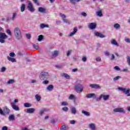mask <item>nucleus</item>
<instances>
[{"instance_id":"obj_37","label":"nucleus","mask_w":130,"mask_h":130,"mask_svg":"<svg viewBox=\"0 0 130 130\" xmlns=\"http://www.w3.org/2000/svg\"><path fill=\"white\" fill-rule=\"evenodd\" d=\"M24 107H31V105L29 103H25L24 104Z\"/></svg>"},{"instance_id":"obj_13","label":"nucleus","mask_w":130,"mask_h":130,"mask_svg":"<svg viewBox=\"0 0 130 130\" xmlns=\"http://www.w3.org/2000/svg\"><path fill=\"white\" fill-rule=\"evenodd\" d=\"M38 11L40 13H46V9L45 8H43V7H39L38 8Z\"/></svg>"},{"instance_id":"obj_62","label":"nucleus","mask_w":130,"mask_h":130,"mask_svg":"<svg viewBox=\"0 0 130 130\" xmlns=\"http://www.w3.org/2000/svg\"><path fill=\"white\" fill-rule=\"evenodd\" d=\"M2 130H8V127L4 126L2 127Z\"/></svg>"},{"instance_id":"obj_2","label":"nucleus","mask_w":130,"mask_h":130,"mask_svg":"<svg viewBox=\"0 0 130 130\" xmlns=\"http://www.w3.org/2000/svg\"><path fill=\"white\" fill-rule=\"evenodd\" d=\"M75 91L77 93H81L83 92V90L84 89V86L82 84H76L75 86Z\"/></svg>"},{"instance_id":"obj_15","label":"nucleus","mask_w":130,"mask_h":130,"mask_svg":"<svg viewBox=\"0 0 130 130\" xmlns=\"http://www.w3.org/2000/svg\"><path fill=\"white\" fill-rule=\"evenodd\" d=\"M86 97L87 98H92V97L96 98V94L94 93H89L86 95Z\"/></svg>"},{"instance_id":"obj_14","label":"nucleus","mask_w":130,"mask_h":130,"mask_svg":"<svg viewBox=\"0 0 130 130\" xmlns=\"http://www.w3.org/2000/svg\"><path fill=\"white\" fill-rule=\"evenodd\" d=\"M3 111L4 112V114H9V113H10V109H9V108H8V107H5L4 109H3Z\"/></svg>"},{"instance_id":"obj_26","label":"nucleus","mask_w":130,"mask_h":130,"mask_svg":"<svg viewBox=\"0 0 130 130\" xmlns=\"http://www.w3.org/2000/svg\"><path fill=\"white\" fill-rule=\"evenodd\" d=\"M71 113L73 114H76L77 113V111L76 110V108L73 107L71 109Z\"/></svg>"},{"instance_id":"obj_54","label":"nucleus","mask_w":130,"mask_h":130,"mask_svg":"<svg viewBox=\"0 0 130 130\" xmlns=\"http://www.w3.org/2000/svg\"><path fill=\"white\" fill-rule=\"evenodd\" d=\"M10 56H11V57H14V56H15V53L14 52L10 53Z\"/></svg>"},{"instance_id":"obj_18","label":"nucleus","mask_w":130,"mask_h":130,"mask_svg":"<svg viewBox=\"0 0 130 130\" xmlns=\"http://www.w3.org/2000/svg\"><path fill=\"white\" fill-rule=\"evenodd\" d=\"M49 110L47 109L46 108H44L42 110H41L40 112V115H42V114H43V113H44V112H46L47 111H48Z\"/></svg>"},{"instance_id":"obj_49","label":"nucleus","mask_w":130,"mask_h":130,"mask_svg":"<svg viewBox=\"0 0 130 130\" xmlns=\"http://www.w3.org/2000/svg\"><path fill=\"white\" fill-rule=\"evenodd\" d=\"M48 83H49V81L48 80H45L43 81V84H44V85H47Z\"/></svg>"},{"instance_id":"obj_55","label":"nucleus","mask_w":130,"mask_h":130,"mask_svg":"<svg viewBox=\"0 0 130 130\" xmlns=\"http://www.w3.org/2000/svg\"><path fill=\"white\" fill-rule=\"evenodd\" d=\"M71 124H75L76 123V121L75 120H72L70 121Z\"/></svg>"},{"instance_id":"obj_38","label":"nucleus","mask_w":130,"mask_h":130,"mask_svg":"<svg viewBox=\"0 0 130 130\" xmlns=\"http://www.w3.org/2000/svg\"><path fill=\"white\" fill-rule=\"evenodd\" d=\"M129 92H130V89L128 88L126 90V89L125 88V91H124V92L125 93V94H130L129 93Z\"/></svg>"},{"instance_id":"obj_12","label":"nucleus","mask_w":130,"mask_h":130,"mask_svg":"<svg viewBox=\"0 0 130 130\" xmlns=\"http://www.w3.org/2000/svg\"><path fill=\"white\" fill-rule=\"evenodd\" d=\"M34 111H35V109L34 108H29L24 110V112L27 113H33Z\"/></svg>"},{"instance_id":"obj_43","label":"nucleus","mask_w":130,"mask_h":130,"mask_svg":"<svg viewBox=\"0 0 130 130\" xmlns=\"http://www.w3.org/2000/svg\"><path fill=\"white\" fill-rule=\"evenodd\" d=\"M126 59H127V62L128 66H130V57L129 56L126 57Z\"/></svg>"},{"instance_id":"obj_7","label":"nucleus","mask_w":130,"mask_h":130,"mask_svg":"<svg viewBox=\"0 0 130 130\" xmlns=\"http://www.w3.org/2000/svg\"><path fill=\"white\" fill-rule=\"evenodd\" d=\"M96 27H97V24L96 23H90L88 25V28L91 30H94V29H96Z\"/></svg>"},{"instance_id":"obj_47","label":"nucleus","mask_w":130,"mask_h":130,"mask_svg":"<svg viewBox=\"0 0 130 130\" xmlns=\"http://www.w3.org/2000/svg\"><path fill=\"white\" fill-rule=\"evenodd\" d=\"M7 33L8 34V35H10V36H12V31L10 29H8L7 30Z\"/></svg>"},{"instance_id":"obj_34","label":"nucleus","mask_w":130,"mask_h":130,"mask_svg":"<svg viewBox=\"0 0 130 130\" xmlns=\"http://www.w3.org/2000/svg\"><path fill=\"white\" fill-rule=\"evenodd\" d=\"M89 126L90 127V128H91V129L94 130L95 129V124L91 123L89 124Z\"/></svg>"},{"instance_id":"obj_22","label":"nucleus","mask_w":130,"mask_h":130,"mask_svg":"<svg viewBox=\"0 0 130 130\" xmlns=\"http://www.w3.org/2000/svg\"><path fill=\"white\" fill-rule=\"evenodd\" d=\"M25 9H26V5L24 4H22L20 7L21 12H24V11H25Z\"/></svg>"},{"instance_id":"obj_36","label":"nucleus","mask_w":130,"mask_h":130,"mask_svg":"<svg viewBox=\"0 0 130 130\" xmlns=\"http://www.w3.org/2000/svg\"><path fill=\"white\" fill-rule=\"evenodd\" d=\"M63 22L64 23H66L67 24H68L69 25H70V24H71V21H70L69 20L65 19L63 20Z\"/></svg>"},{"instance_id":"obj_25","label":"nucleus","mask_w":130,"mask_h":130,"mask_svg":"<svg viewBox=\"0 0 130 130\" xmlns=\"http://www.w3.org/2000/svg\"><path fill=\"white\" fill-rule=\"evenodd\" d=\"M35 98H36L37 101H38V102H39V101H40V100H41V96H40L38 94L36 95Z\"/></svg>"},{"instance_id":"obj_16","label":"nucleus","mask_w":130,"mask_h":130,"mask_svg":"<svg viewBox=\"0 0 130 130\" xmlns=\"http://www.w3.org/2000/svg\"><path fill=\"white\" fill-rule=\"evenodd\" d=\"M59 52L57 50H56L54 52V53L52 54L51 58H54V57H56L57 55H58Z\"/></svg>"},{"instance_id":"obj_32","label":"nucleus","mask_w":130,"mask_h":130,"mask_svg":"<svg viewBox=\"0 0 130 130\" xmlns=\"http://www.w3.org/2000/svg\"><path fill=\"white\" fill-rule=\"evenodd\" d=\"M71 3L73 4V5H76V2H77V3H79V2H80L81 0H70Z\"/></svg>"},{"instance_id":"obj_24","label":"nucleus","mask_w":130,"mask_h":130,"mask_svg":"<svg viewBox=\"0 0 130 130\" xmlns=\"http://www.w3.org/2000/svg\"><path fill=\"white\" fill-rule=\"evenodd\" d=\"M111 43L113 44V45H116V46H119V45H118V43H117L116 41L115 40H113L111 41Z\"/></svg>"},{"instance_id":"obj_28","label":"nucleus","mask_w":130,"mask_h":130,"mask_svg":"<svg viewBox=\"0 0 130 130\" xmlns=\"http://www.w3.org/2000/svg\"><path fill=\"white\" fill-rule=\"evenodd\" d=\"M62 76L64 77V78H66V79H70V75H69L66 73L62 74Z\"/></svg>"},{"instance_id":"obj_40","label":"nucleus","mask_w":130,"mask_h":130,"mask_svg":"<svg viewBox=\"0 0 130 130\" xmlns=\"http://www.w3.org/2000/svg\"><path fill=\"white\" fill-rule=\"evenodd\" d=\"M60 16L62 17V20L65 19L67 16L64 14H62L61 13H60Z\"/></svg>"},{"instance_id":"obj_10","label":"nucleus","mask_w":130,"mask_h":130,"mask_svg":"<svg viewBox=\"0 0 130 130\" xmlns=\"http://www.w3.org/2000/svg\"><path fill=\"white\" fill-rule=\"evenodd\" d=\"M94 35L96 36V37H100V38H104L105 37V36L99 32H95Z\"/></svg>"},{"instance_id":"obj_44","label":"nucleus","mask_w":130,"mask_h":130,"mask_svg":"<svg viewBox=\"0 0 130 130\" xmlns=\"http://www.w3.org/2000/svg\"><path fill=\"white\" fill-rule=\"evenodd\" d=\"M60 129L61 130H67V126H66V125H63L60 127Z\"/></svg>"},{"instance_id":"obj_53","label":"nucleus","mask_w":130,"mask_h":130,"mask_svg":"<svg viewBox=\"0 0 130 130\" xmlns=\"http://www.w3.org/2000/svg\"><path fill=\"white\" fill-rule=\"evenodd\" d=\"M118 90L123 91V92L125 91V88H123L122 87H118Z\"/></svg>"},{"instance_id":"obj_48","label":"nucleus","mask_w":130,"mask_h":130,"mask_svg":"<svg viewBox=\"0 0 130 130\" xmlns=\"http://www.w3.org/2000/svg\"><path fill=\"white\" fill-rule=\"evenodd\" d=\"M62 110H63V111H68L69 110V108L64 107L62 108Z\"/></svg>"},{"instance_id":"obj_56","label":"nucleus","mask_w":130,"mask_h":130,"mask_svg":"<svg viewBox=\"0 0 130 130\" xmlns=\"http://www.w3.org/2000/svg\"><path fill=\"white\" fill-rule=\"evenodd\" d=\"M125 42H127V43H130V39L128 38H126L125 39Z\"/></svg>"},{"instance_id":"obj_11","label":"nucleus","mask_w":130,"mask_h":130,"mask_svg":"<svg viewBox=\"0 0 130 130\" xmlns=\"http://www.w3.org/2000/svg\"><path fill=\"white\" fill-rule=\"evenodd\" d=\"M90 87L93 89H101V86L98 84H90Z\"/></svg>"},{"instance_id":"obj_29","label":"nucleus","mask_w":130,"mask_h":130,"mask_svg":"<svg viewBox=\"0 0 130 130\" xmlns=\"http://www.w3.org/2000/svg\"><path fill=\"white\" fill-rule=\"evenodd\" d=\"M82 113H83V114H84V115H86V116H89L90 115V113H89V112L82 111Z\"/></svg>"},{"instance_id":"obj_27","label":"nucleus","mask_w":130,"mask_h":130,"mask_svg":"<svg viewBox=\"0 0 130 130\" xmlns=\"http://www.w3.org/2000/svg\"><path fill=\"white\" fill-rule=\"evenodd\" d=\"M53 88H54L53 85H49V86L47 87V90H48L49 91H52V90H53Z\"/></svg>"},{"instance_id":"obj_59","label":"nucleus","mask_w":130,"mask_h":130,"mask_svg":"<svg viewBox=\"0 0 130 130\" xmlns=\"http://www.w3.org/2000/svg\"><path fill=\"white\" fill-rule=\"evenodd\" d=\"M72 53V50H69L67 52V56H70V55Z\"/></svg>"},{"instance_id":"obj_42","label":"nucleus","mask_w":130,"mask_h":130,"mask_svg":"<svg viewBox=\"0 0 130 130\" xmlns=\"http://www.w3.org/2000/svg\"><path fill=\"white\" fill-rule=\"evenodd\" d=\"M26 37L27 39H31V34H26Z\"/></svg>"},{"instance_id":"obj_6","label":"nucleus","mask_w":130,"mask_h":130,"mask_svg":"<svg viewBox=\"0 0 130 130\" xmlns=\"http://www.w3.org/2000/svg\"><path fill=\"white\" fill-rule=\"evenodd\" d=\"M114 112H120V113H125V111L122 108H117L114 109Z\"/></svg>"},{"instance_id":"obj_17","label":"nucleus","mask_w":130,"mask_h":130,"mask_svg":"<svg viewBox=\"0 0 130 130\" xmlns=\"http://www.w3.org/2000/svg\"><path fill=\"white\" fill-rule=\"evenodd\" d=\"M78 31V28L77 27H74V31L72 32H71L70 36H73V35H75L76 33Z\"/></svg>"},{"instance_id":"obj_41","label":"nucleus","mask_w":130,"mask_h":130,"mask_svg":"<svg viewBox=\"0 0 130 130\" xmlns=\"http://www.w3.org/2000/svg\"><path fill=\"white\" fill-rule=\"evenodd\" d=\"M16 16H17V13H14L12 17V21H14V20H15V18H16Z\"/></svg>"},{"instance_id":"obj_33","label":"nucleus","mask_w":130,"mask_h":130,"mask_svg":"<svg viewBox=\"0 0 130 130\" xmlns=\"http://www.w3.org/2000/svg\"><path fill=\"white\" fill-rule=\"evenodd\" d=\"M114 27L116 29H119V28H120V25L118 23H116L114 24Z\"/></svg>"},{"instance_id":"obj_4","label":"nucleus","mask_w":130,"mask_h":130,"mask_svg":"<svg viewBox=\"0 0 130 130\" xmlns=\"http://www.w3.org/2000/svg\"><path fill=\"white\" fill-rule=\"evenodd\" d=\"M8 38V36L5 32H0V43H5V39Z\"/></svg>"},{"instance_id":"obj_58","label":"nucleus","mask_w":130,"mask_h":130,"mask_svg":"<svg viewBox=\"0 0 130 130\" xmlns=\"http://www.w3.org/2000/svg\"><path fill=\"white\" fill-rule=\"evenodd\" d=\"M105 55H107V56H109V55H110V54L109 53V52H108V51L105 52Z\"/></svg>"},{"instance_id":"obj_60","label":"nucleus","mask_w":130,"mask_h":130,"mask_svg":"<svg viewBox=\"0 0 130 130\" xmlns=\"http://www.w3.org/2000/svg\"><path fill=\"white\" fill-rule=\"evenodd\" d=\"M82 16H83V17H86L87 16V13L85 12L81 13Z\"/></svg>"},{"instance_id":"obj_5","label":"nucleus","mask_w":130,"mask_h":130,"mask_svg":"<svg viewBox=\"0 0 130 130\" xmlns=\"http://www.w3.org/2000/svg\"><path fill=\"white\" fill-rule=\"evenodd\" d=\"M101 98H103L104 100L105 101H106V100H108V99H109V95H103V94H101L99 98L97 99V101L99 100L100 101L101 100Z\"/></svg>"},{"instance_id":"obj_46","label":"nucleus","mask_w":130,"mask_h":130,"mask_svg":"<svg viewBox=\"0 0 130 130\" xmlns=\"http://www.w3.org/2000/svg\"><path fill=\"white\" fill-rule=\"evenodd\" d=\"M6 70L7 69L6 68V67H2L1 69V73H4V72H6Z\"/></svg>"},{"instance_id":"obj_51","label":"nucleus","mask_w":130,"mask_h":130,"mask_svg":"<svg viewBox=\"0 0 130 130\" xmlns=\"http://www.w3.org/2000/svg\"><path fill=\"white\" fill-rule=\"evenodd\" d=\"M0 114H1V115H5V113L4 112V110L3 111V110L1 108H0Z\"/></svg>"},{"instance_id":"obj_39","label":"nucleus","mask_w":130,"mask_h":130,"mask_svg":"<svg viewBox=\"0 0 130 130\" xmlns=\"http://www.w3.org/2000/svg\"><path fill=\"white\" fill-rule=\"evenodd\" d=\"M43 39V35H40L39 36L38 38V41H41Z\"/></svg>"},{"instance_id":"obj_3","label":"nucleus","mask_w":130,"mask_h":130,"mask_svg":"<svg viewBox=\"0 0 130 130\" xmlns=\"http://www.w3.org/2000/svg\"><path fill=\"white\" fill-rule=\"evenodd\" d=\"M47 77H48V73L45 72H41L39 76V78L42 81L47 80Z\"/></svg>"},{"instance_id":"obj_21","label":"nucleus","mask_w":130,"mask_h":130,"mask_svg":"<svg viewBox=\"0 0 130 130\" xmlns=\"http://www.w3.org/2000/svg\"><path fill=\"white\" fill-rule=\"evenodd\" d=\"M96 15L98 16V17H102V11L101 10H99L96 12Z\"/></svg>"},{"instance_id":"obj_8","label":"nucleus","mask_w":130,"mask_h":130,"mask_svg":"<svg viewBox=\"0 0 130 130\" xmlns=\"http://www.w3.org/2000/svg\"><path fill=\"white\" fill-rule=\"evenodd\" d=\"M27 8L28 10H29L30 12H31V13H33V12H35V9L33 8V4L31 3H28Z\"/></svg>"},{"instance_id":"obj_57","label":"nucleus","mask_w":130,"mask_h":130,"mask_svg":"<svg viewBox=\"0 0 130 130\" xmlns=\"http://www.w3.org/2000/svg\"><path fill=\"white\" fill-rule=\"evenodd\" d=\"M82 61L85 62V61H86L87 60V58L86 57H83L82 58Z\"/></svg>"},{"instance_id":"obj_64","label":"nucleus","mask_w":130,"mask_h":130,"mask_svg":"<svg viewBox=\"0 0 130 130\" xmlns=\"http://www.w3.org/2000/svg\"><path fill=\"white\" fill-rule=\"evenodd\" d=\"M56 68H57V69H61V68H62V66H61L60 65H57Z\"/></svg>"},{"instance_id":"obj_61","label":"nucleus","mask_w":130,"mask_h":130,"mask_svg":"<svg viewBox=\"0 0 130 130\" xmlns=\"http://www.w3.org/2000/svg\"><path fill=\"white\" fill-rule=\"evenodd\" d=\"M115 70H116V71H119L120 69H119V67L118 66H115L114 67Z\"/></svg>"},{"instance_id":"obj_35","label":"nucleus","mask_w":130,"mask_h":130,"mask_svg":"<svg viewBox=\"0 0 130 130\" xmlns=\"http://www.w3.org/2000/svg\"><path fill=\"white\" fill-rule=\"evenodd\" d=\"M61 105H62V106H67L69 105V104L67 102H63L61 103Z\"/></svg>"},{"instance_id":"obj_9","label":"nucleus","mask_w":130,"mask_h":130,"mask_svg":"<svg viewBox=\"0 0 130 130\" xmlns=\"http://www.w3.org/2000/svg\"><path fill=\"white\" fill-rule=\"evenodd\" d=\"M11 105L14 110H16V111L20 110V108H19V106L15 105V103H11Z\"/></svg>"},{"instance_id":"obj_23","label":"nucleus","mask_w":130,"mask_h":130,"mask_svg":"<svg viewBox=\"0 0 130 130\" xmlns=\"http://www.w3.org/2000/svg\"><path fill=\"white\" fill-rule=\"evenodd\" d=\"M9 120H15L16 118H15V115L13 114L10 115L9 117Z\"/></svg>"},{"instance_id":"obj_20","label":"nucleus","mask_w":130,"mask_h":130,"mask_svg":"<svg viewBox=\"0 0 130 130\" xmlns=\"http://www.w3.org/2000/svg\"><path fill=\"white\" fill-rule=\"evenodd\" d=\"M48 27H49L48 25L44 23H42L40 25V27L42 28V29H44V28H48Z\"/></svg>"},{"instance_id":"obj_31","label":"nucleus","mask_w":130,"mask_h":130,"mask_svg":"<svg viewBox=\"0 0 130 130\" xmlns=\"http://www.w3.org/2000/svg\"><path fill=\"white\" fill-rule=\"evenodd\" d=\"M32 47L35 49H39V46H38V44H33L32 45Z\"/></svg>"},{"instance_id":"obj_63","label":"nucleus","mask_w":130,"mask_h":130,"mask_svg":"<svg viewBox=\"0 0 130 130\" xmlns=\"http://www.w3.org/2000/svg\"><path fill=\"white\" fill-rule=\"evenodd\" d=\"M96 61H101V57H98L96 58Z\"/></svg>"},{"instance_id":"obj_45","label":"nucleus","mask_w":130,"mask_h":130,"mask_svg":"<svg viewBox=\"0 0 130 130\" xmlns=\"http://www.w3.org/2000/svg\"><path fill=\"white\" fill-rule=\"evenodd\" d=\"M119 79H120V76H117L115 78H114L113 79V81H114V82L117 81V80H119Z\"/></svg>"},{"instance_id":"obj_52","label":"nucleus","mask_w":130,"mask_h":130,"mask_svg":"<svg viewBox=\"0 0 130 130\" xmlns=\"http://www.w3.org/2000/svg\"><path fill=\"white\" fill-rule=\"evenodd\" d=\"M35 4H36L37 6H39V2H38V0H32Z\"/></svg>"},{"instance_id":"obj_50","label":"nucleus","mask_w":130,"mask_h":130,"mask_svg":"<svg viewBox=\"0 0 130 130\" xmlns=\"http://www.w3.org/2000/svg\"><path fill=\"white\" fill-rule=\"evenodd\" d=\"M74 98H75V96H74V95H73V94H71V95H70L69 99L70 100H72L74 99Z\"/></svg>"},{"instance_id":"obj_30","label":"nucleus","mask_w":130,"mask_h":130,"mask_svg":"<svg viewBox=\"0 0 130 130\" xmlns=\"http://www.w3.org/2000/svg\"><path fill=\"white\" fill-rule=\"evenodd\" d=\"M14 83H15V80H14L13 79H10L7 82V84H8L9 85H10V84H14Z\"/></svg>"},{"instance_id":"obj_19","label":"nucleus","mask_w":130,"mask_h":130,"mask_svg":"<svg viewBox=\"0 0 130 130\" xmlns=\"http://www.w3.org/2000/svg\"><path fill=\"white\" fill-rule=\"evenodd\" d=\"M7 58L9 61H12V62H16V59L15 58H12L10 56H8Z\"/></svg>"},{"instance_id":"obj_1","label":"nucleus","mask_w":130,"mask_h":130,"mask_svg":"<svg viewBox=\"0 0 130 130\" xmlns=\"http://www.w3.org/2000/svg\"><path fill=\"white\" fill-rule=\"evenodd\" d=\"M14 35L18 39V40H20V39H22V34L21 33V30L19 27H15L14 29Z\"/></svg>"}]
</instances>
